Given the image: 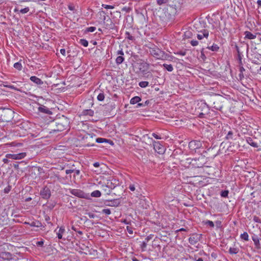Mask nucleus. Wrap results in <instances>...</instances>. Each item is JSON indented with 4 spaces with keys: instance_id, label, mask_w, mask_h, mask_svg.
<instances>
[{
    "instance_id": "ddd939ff",
    "label": "nucleus",
    "mask_w": 261,
    "mask_h": 261,
    "mask_svg": "<svg viewBox=\"0 0 261 261\" xmlns=\"http://www.w3.org/2000/svg\"><path fill=\"white\" fill-rule=\"evenodd\" d=\"M252 239L254 242V244L256 247V248H260V244L259 240L260 239L257 237V236L254 234L253 236H252Z\"/></svg>"
},
{
    "instance_id": "3c124183",
    "label": "nucleus",
    "mask_w": 261,
    "mask_h": 261,
    "mask_svg": "<svg viewBox=\"0 0 261 261\" xmlns=\"http://www.w3.org/2000/svg\"><path fill=\"white\" fill-rule=\"evenodd\" d=\"M74 171V169L66 170L65 172L66 174H70Z\"/></svg>"
},
{
    "instance_id": "a19ab883",
    "label": "nucleus",
    "mask_w": 261,
    "mask_h": 261,
    "mask_svg": "<svg viewBox=\"0 0 261 261\" xmlns=\"http://www.w3.org/2000/svg\"><path fill=\"white\" fill-rule=\"evenodd\" d=\"M102 7L107 9H112L114 8V6L112 5H108L106 4H102Z\"/></svg>"
},
{
    "instance_id": "e433bc0d",
    "label": "nucleus",
    "mask_w": 261,
    "mask_h": 261,
    "mask_svg": "<svg viewBox=\"0 0 261 261\" xmlns=\"http://www.w3.org/2000/svg\"><path fill=\"white\" fill-rule=\"evenodd\" d=\"M126 38L130 40H134V37L130 34V33L128 32L125 33Z\"/></svg>"
},
{
    "instance_id": "6e6552de",
    "label": "nucleus",
    "mask_w": 261,
    "mask_h": 261,
    "mask_svg": "<svg viewBox=\"0 0 261 261\" xmlns=\"http://www.w3.org/2000/svg\"><path fill=\"white\" fill-rule=\"evenodd\" d=\"M209 33L207 30H203L199 32L197 35V37L199 40H202L203 38H207Z\"/></svg>"
},
{
    "instance_id": "473e14b6",
    "label": "nucleus",
    "mask_w": 261,
    "mask_h": 261,
    "mask_svg": "<svg viewBox=\"0 0 261 261\" xmlns=\"http://www.w3.org/2000/svg\"><path fill=\"white\" fill-rule=\"evenodd\" d=\"M109 140L102 138H98L96 139V142L98 143H102L104 142H108Z\"/></svg>"
},
{
    "instance_id": "49530a36",
    "label": "nucleus",
    "mask_w": 261,
    "mask_h": 261,
    "mask_svg": "<svg viewBox=\"0 0 261 261\" xmlns=\"http://www.w3.org/2000/svg\"><path fill=\"white\" fill-rule=\"evenodd\" d=\"M190 43L193 46H196L198 45V42L197 40H193L190 41Z\"/></svg>"
},
{
    "instance_id": "a878e982",
    "label": "nucleus",
    "mask_w": 261,
    "mask_h": 261,
    "mask_svg": "<svg viewBox=\"0 0 261 261\" xmlns=\"http://www.w3.org/2000/svg\"><path fill=\"white\" fill-rule=\"evenodd\" d=\"M227 140H233V133L232 131H229L225 137Z\"/></svg>"
},
{
    "instance_id": "8fccbe9b",
    "label": "nucleus",
    "mask_w": 261,
    "mask_h": 261,
    "mask_svg": "<svg viewBox=\"0 0 261 261\" xmlns=\"http://www.w3.org/2000/svg\"><path fill=\"white\" fill-rule=\"evenodd\" d=\"M117 55L123 56L124 55V53L122 49L118 50L117 52Z\"/></svg>"
},
{
    "instance_id": "69168bd1",
    "label": "nucleus",
    "mask_w": 261,
    "mask_h": 261,
    "mask_svg": "<svg viewBox=\"0 0 261 261\" xmlns=\"http://www.w3.org/2000/svg\"><path fill=\"white\" fill-rule=\"evenodd\" d=\"M146 246H147V242H146L145 241L143 242V243H142V246L143 247H146Z\"/></svg>"
},
{
    "instance_id": "7ed1b4c3",
    "label": "nucleus",
    "mask_w": 261,
    "mask_h": 261,
    "mask_svg": "<svg viewBox=\"0 0 261 261\" xmlns=\"http://www.w3.org/2000/svg\"><path fill=\"white\" fill-rule=\"evenodd\" d=\"M189 147L191 150L196 151V149L202 147V143L197 140H193L189 142Z\"/></svg>"
},
{
    "instance_id": "2eb2a0df",
    "label": "nucleus",
    "mask_w": 261,
    "mask_h": 261,
    "mask_svg": "<svg viewBox=\"0 0 261 261\" xmlns=\"http://www.w3.org/2000/svg\"><path fill=\"white\" fill-rule=\"evenodd\" d=\"M30 80L37 85H42L43 84V81L36 76H32L30 77Z\"/></svg>"
},
{
    "instance_id": "7c9ffc66",
    "label": "nucleus",
    "mask_w": 261,
    "mask_h": 261,
    "mask_svg": "<svg viewBox=\"0 0 261 261\" xmlns=\"http://www.w3.org/2000/svg\"><path fill=\"white\" fill-rule=\"evenodd\" d=\"M79 43L84 46V47H87L88 45V42L87 40L84 39H82L80 40Z\"/></svg>"
},
{
    "instance_id": "052dcab7",
    "label": "nucleus",
    "mask_w": 261,
    "mask_h": 261,
    "mask_svg": "<svg viewBox=\"0 0 261 261\" xmlns=\"http://www.w3.org/2000/svg\"><path fill=\"white\" fill-rule=\"evenodd\" d=\"M93 166L95 167H98L99 166V163L98 162H95L93 164Z\"/></svg>"
},
{
    "instance_id": "e2e57ef3",
    "label": "nucleus",
    "mask_w": 261,
    "mask_h": 261,
    "mask_svg": "<svg viewBox=\"0 0 261 261\" xmlns=\"http://www.w3.org/2000/svg\"><path fill=\"white\" fill-rule=\"evenodd\" d=\"M186 231V229L185 228H181L180 229H179L177 230L176 231V232H178L179 231Z\"/></svg>"
},
{
    "instance_id": "bb28decb",
    "label": "nucleus",
    "mask_w": 261,
    "mask_h": 261,
    "mask_svg": "<svg viewBox=\"0 0 261 261\" xmlns=\"http://www.w3.org/2000/svg\"><path fill=\"white\" fill-rule=\"evenodd\" d=\"M207 48L209 49L214 51H217L219 49V47L218 46V45L213 44V45L211 46L208 47Z\"/></svg>"
},
{
    "instance_id": "39448f33",
    "label": "nucleus",
    "mask_w": 261,
    "mask_h": 261,
    "mask_svg": "<svg viewBox=\"0 0 261 261\" xmlns=\"http://www.w3.org/2000/svg\"><path fill=\"white\" fill-rule=\"evenodd\" d=\"M153 148L155 151L159 154H163L165 151V147L159 141L153 142Z\"/></svg>"
},
{
    "instance_id": "c756f323",
    "label": "nucleus",
    "mask_w": 261,
    "mask_h": 261,
    "mask_svg": "<svg viewBox=\"0 0 261 261\" xmlns=\"http://www.w3.org/2000/svg\"><path fill=\"white\" fill-rule=\"evenodd\" d=\"M203 223L205 224V225H209L211 227H212L213 228L214 227V223L213 221H210V220H206L205 221H204L203 222Z\"/></svg>"
},
{
    "instance_id": "864d4df0",
    "label": "nucleus",
    "mask_w": 261,
    "mask_h": 261,
    "mask_svg": "<svg viewBox=\"0 0 261 261\" xmlns=\"http://www.w3.org/2000/svg\"><path fill=\"white\" fill-rule=\"evenodd\" d=\"M152 136L155 139H161V138L158 135H157L156 134H155V133H153L152 134Z\"/></svg>"
},
{
    "instance_id": "aec40b11",
    "label": "nucleus",
    "mask_w": 261,
    "mask_h": 261,
    "mask_svg": "<svg viewBox=\"0 0 261 261\" xmlns=\"http://www.w3.org/2000/svg\"><path fill=\"white\" fill-rule=\"evenodd\" d=\"M141 100V98L139 96H135L131 98L130 100V103L132 105H135L138 103Z\"/></svg>"
},
{
    "instance_id": "4d7b16f0",
    "label": "nucleus",
    "mask_w": 261,
    "mask_h": 261,
    "mask_svg": "<svg viewBox=\"0 0 261 261\" xmlns=\"http://www.w3.org/2000/svg\"><path fill=\"white\" fill-rule=\"evenodd\" d=\"M60 53L63 56H65L66 50L65 49L62 48L60 49Z\"/></svg>"
},
{
    "instance_id": "5701e85b",
    "label": "nucleus",
    "mask_w": 261,
    "mask_h": 261,
    "mask_svg": "<svg viewBox=\"0 0 261 261\" xmlns=\"http://www.w3.org/2000/svg\"><path fill=\"white\" fill-rule=\"evenodd\" d=\"M91 196L93 197H100L101 196V193L98 190H95L91 193Z\"/></svg>"
},
{
    "instance_id": "f704fd0d",
    "label": "nucleus",
    "mask_w": 261,
    "mask_h": 261,
    "mask_svg": "<svg viewBox=\"0 0 261 261\" xmlns=\"http://www.w3.org/2000/svg\"><path fill=\"white\" fill-rule=\"evenodd\" d=\"M97 98L99 101H103L105 99V95L103 93H99L98 95Z\"/></svg>"
},
{
    "instance_id": "bf43d9fd",
    "label": "nucleus",
    "mask_w": 261,
    "mask_h": 261,
    "mask_svg": "<svg viewBox=\"0 0 261 261\" xmlns=\"http://www.w3.org/2000/svg\"><path fill=\"white\" fill-rule=\"evenodd\" d=\"M245 71L244 68L243 67V65H240V71L242 73Z\"/></svg>"
},
{
    "instance_id": "de8ad7c7",
    "label": "nucleus",
    "mask_w": 261,
    "mask_h": 261,
    "mask_svg": "<svg viewBox=\"0 0 261 261\" xmlns=\"http://www.w3.org/2000/svg\"><path fill=\"white\" fill-rule=\"evenodd\" d=\"M126 230H127V232H128V233H129L130 234H132L133 233V230L131 227H130L129 226H127Z\"/></svg>"
},
{
    "instance_id": "09e8293b",
    "label": "nucleus",
    "mask_w": 261,
    "mask_h": 261,
    "mask_svg": "<svg viewBox=\"0 0 261 261\" xmlns=\"http://www.w3.org/2000/svg\"><path fill=\"white\" fill-rule=\"evenodd\" d=\"M152 237H153V235H152V234H150L149 236H147V237L145 239V242H147V243L149 240H150L151 239H152Z\"/></svg>"
},
{
    "instance_id": "f257e3e1",
    "label": "nucleus",
    "mask_w": 261,
    "mask_h": 261,
    "mask_svg": "<svg viewBox=\"0 0 261 261\" xmlns=\"http://www.w3.org/2000/svg\"><path fill=\"white\" fill-rule=\"evenodd\" d=\"M137 65L138 66L139 71L143 74L144 77L148 78L152 76V74L148 71L149 68V64L148 63L140 60L138 61Z\"/></svg>"
},
{
    "instance_id": "72a5a7b5",
    "label": "nucleus",
    "mask_w": 261,
    "mask_h": 261,
    "mask_svg": "<svg viewBox=\"0 0 261 261\" xmlns=\"http://www.w3.org/2000/svg\"><path fill=\"white\" fill-rule=\"evenodd\" d=\"M56 203L55 202H47L46 205L49 210H52L55 206Z\"/></svg>"
},
{
    "instance_id": "13d9d810",
    "label": "nucleus",
    "mask_w": 261,
    "mask_h": 261,
    "mask_svg": "<svg viewBox=\"0 0 261 261\" xmlns=\"http://www.w3.org/2000/svg\"><path fill=\"white\" fill-rule=\"evenodd\" d=\"M9 158H7L6 157L4 159H3V161L5 164H8L9 162Z\"/></svg>"
},
{
    "instance_id": "6e6d98bb",
    "label": "nucleus",
    "mask_w": 261,
    "mask_h": 261,
    "mask_svg": "<svg viewBox=\"0 0 261 261\" xmlns=\"http://www.w3.org/2000/svg\"><path fill=\"white\" fill-rule=\"evenodd\" d=\"M88 215L89 217V218H94L95 217V214H94L93 213H88Z\"/></svg>"
},
{
    "instance_id": "5fc2aeb1",
    "label": "nucleus",
    "mask_w": 261,
    "mask_h": 261,
    "mask_svg": "<svg viewBox=\"0 0 261 261\" xmlns=\"http://www.w3.org/2000/svg\"><path fill=\"white\" fill-rule=\"evenodd\" d=\"M43 244H44V242L43 241H38L36 243L37 245V246H42Z\"/></svg>"
},
{
    "instance_id": "6ab92c4d",
    "label": "nucleus",
    "mask_w": 261,
    "mask_h": 261,
    "mask_svg": "<svg viewBox=\"0 0 261 261\" xmlns=\"http://www.w3.org/2000/svg\"><path fill=\"white\" fill-rule=\"evenodd\" d=\"M150 53L154 57L158 58L160 56L161 50L158 48L152 49L150 50Z\"/></svg>"
},
{
    "instance_id": "4468645a",
    "label": "nucleus",
    "mask_w": 261,
    "mask_h": 261,
    "mask_svg": "<svg viewBox=\"0 0 261 261\" xmlns=\"http://www.w3.org/2000/svg\"><path fill=\"white\" fill-rule=\"evenodd\" d=\"M128 189L132 192L136 191L139 193V185L137 183L130 184L128 186Z\"/></svg>"
},
{
    "instance_id": "c85d7f7f",
    "label": "nucleus",
    "mask_w": 261,
    "mask_h": 261,
    "mask_svg": "<svg viewBox=\"0 0 261 261\" xmlns=\"http://www.w3.org/2000/svg\"><path fill=\"white\" fill-rule=\"evenodd\" d=\"M241 238L245 241H248L249 236L246 232H244L243 233L241 234Z\"/></svg>"
},
{
    "instance_id": "680f3d73",
    "label": "nucleus",
    "mask_w": 261,
    "mask_h": 261,
    "mask_svg": "<svg viewBox=\"0 0 261 261\" xmlns=\"http://www.w3.org/2000/svg\"><path fill=\"white\" fill-rule=\"evenodd\" d=\"M75 174L76 175H79L80 174V171L79 170H74Z\"/></svg>"
},
{
    "instance_id": "412c9836",
    "label": "nucleus",
    "mask_w": 261,
    "mask_h": 261,
    "mask_svg": "<svg viewBox=\"0 0 261 261\" xmlns=\"http://www.w3.org/2000/svg\"><path fill=\"white\" fill-rule=\"evenodd\" d=\"M239 251L238 247H230L229 249V253L231 254H236Z\"/></svg>"
},
{
    "instance_id": "393cba45",
    "label": "nucleus",
    "mask_w": 261,
    "mask_h": 261,
    "mask_svg": "<svg viewBox=\"0 0 261 261\" xmlns=\"http://www.w3.org/2000/svg\"><path fill=\"white\" fill-rule=\"evenodd\" d=\"M124 60V58L122 56H119L116 59V63L117 64L119 65L121 64Z\"/></svg>"
},
{
    "instance_id": "9d476101",
    "label": "nucleus",
    "mask_w": 261,
    "mask_h": 261,
    "mask_svg": "<svg viewBox=\"0 0 261 261\" xmlns=\"http://www.w3.org/2000/svg\"><path fill=\"white\" fill-rule=\"evenodd\" d=\"M0 257L3 259L9 260L12 259V255L8 252H1Z\"/></svg>"
},
{
    "instance_id": "c9c22d12",
    "label": "nucleus",
    "mask_w": 261,
    "mask_h": 261,
    "mask_svg": "<svg viewBox=\"0 0 261 261\" xmlns=\"http://www.w3.org/2000/svg\"><path fill=\"white\" fill-rule=\"evenodd\" d=\"M96 30V28L95 27H88L86 29V32H93Z\"/></svg>"
},
{
    "instance_id": "37998d69",
    "label": "nucleus",
    "mask_w": 261,
    "mask_h": 261,
    "mask_svg": "<svg viewBox=\"0 0 261 261\" xmlns=\"http://www.w3.org/2000/svg\"><path fill=\"white\" fill-rule=\"evenodd\" d=\"M168 0H157L156 3L159 5H162L164 4H166L168 3Z\"/></svg>"
},
{
    "instance_id": "0eeeda50",
    "label": "nucleus",
    "mask_w": 261,
    "mask_h": 261,
    "mask_svg": "<svg viewBox=\"0 0 261 261\" xmlns=\"http://www.w3.org/2000/svg\"><path fill=\"white\" fill-rule=\"evenodd\" d=\"M40 195L43 199H49L51 196V193L49 189L47 187H45L42 189L40 191Z\"/></svg>"
},
{
    "instance_id": "f03ea898",
    "label": "nucleus",
    "mask_w": 261,
    "mask_h": 261,
    "mask_svg": "<svg viewBox=\"0 0 261 261\" xmlns=\"http://www.w3.org/2000/svg\"><path fill=\"white\" fill-rule=\"evenodd\" d=\"M119 182L118 180L112 178L111 179L107 180V183L105 186V187L108 188L110 189H114L115 187H116Z\"/></svg>"
},
{
    "instance_id": "20e7f679",
    "label": "nucleus",
    "mask_w": 261,
    "mask_h": 261,
    "mask_svg": "<svg viewBox=\"0 0 261 261\" xmlns=\"http://www.w3.org/2000/svg\"><path fill=\"white\" fill-rule=\"evenodd\" d=\"M27 154L25 152H21L18 154H7L6 155V157L7 158H10L12 160H21L25 157Z\"/></svg>"
},
{
    "instance_id": "a18cd8bd",
    "label": "nucleus",
    "mask_w": 261,
    "mask_h": 261,
    "mask_svg": "<svg viewBox=\"0 0 261 261\" xmlns=\"http://www.w3.org/2000/svg\"><path fill=\"white\" fill-rule=\"evenodd\" d=\"M238 59H239V65H243L242 61V57H241V54H240L238 49Z\"/></svg>"
},
{
    "instance_id": "f8f14e48",
    "label": "nucleus",
    "mask_w": 261,
    "mask_h": 261,
    "mask_svg": "<svg viewBox=\"0 0 261 261\" xmlns=\"http://www.w3.org/2000/svg\"><path fill=\"white\" fill-rule=\"evenodd\" d=\"M246 141L248 144H249L251 146L257 148L258 147V144L256 142H255L253 139L251 137H246L245 138Z\"/></svg>"
},
{
    "instance_id": "79ce46f5",
    "label": "nucleus",
    "mask_w": 261,
    "mask_h": 261,
    "mask_svg": "<svg viewBox=\"0 0 261 261\" xmlns=\"http://www.w3.org/2000/svg\"><path fill=\"white\" fill-rule=\"evenodd\" d=\"M29 10H30V9L29 7H25L24 9H21L19 11L22 14H25V13H28L29 11Z\"/></svg>"
},
{
    "instance_id": "423d86ee",
    "label": "nucleus",
    "mask_w": 261,
    "mask_h": 261,
    "mask_svg": "<svg viewBox=\"0 0 261 261\" xmlns=\"http://www.w3.org/2000/svg\"><path fill=\"white\" fill-rule=\"evenodd\" d=\"M70 193L72 195L80 198H86L87 197V195L86 193L79 189H71L70 190Z\"/></svg>"
},
{
    "instance_id": "2f4dec72",
    "label": "nucleus",
    "mask_w": 261,
    "mask_h": 261,
    "mask_svg": "<svg viewBox=\"0 0 261 261\" xmlns=\"http://www.w3.org/2000/svg\"><path fill=\"white\" fill-rule=\"evenodd\" d=\"M14 67L18 70H21L22 69V65L20 62H16L14 64Z\"/></svg>"
},
{
    "instance_id": "58836bf2",
    "label": "nucleus",
    "mask_w": 261,
    "mask_h": 261,
    "mask_svg": "<svg viewBox=\"0 0 261 261\" xmlns=\"http://www.w3.org/2000/svg\"><path fill=\"white\" fill-rule=\"evenodd\" d=\"M102 213L107 215H109L111 214V212L109 208H105L102 210Z\"/></svg>"
},
{
    "instance_id": "4c0bfd02",
    "label": "nucleus",
    "mask_w": 261,
    "mask_h": 261,
    "mask_svg": "<svg viewBox=\"0 0 261 261\" xmlns=\"http://www.w3.org/2000/svg\"><path fill=\"white\" fill-rule=\"evenodd\" d=\"M68 8L69 10L71 11H73V13H76V10L75 9V7L73 4H69L68 6Z\"/></svg>"
},
{
    "instance_id": "dca6fc26",
    "label": "nucleus",
    "mask_w": 261,
    "mask_h": 261,
    "mask_svg": "<svg viewBox=\"0 0 261 261\" xmlns=\"http://www.w3.org/2000/svg\"><path fill=\"white\" fill-rule=\"evenodd\" d=\"M65 229L64 227H60L58 231L57 232V235L59 239L63 238V234L65 233Z\"/></svg>"
},
{
    "instance_id": "c03bdc74",
    "label": "nucleus",
    "mask_w": 261,
    "mask_h": 261,
    "mask_svg": "<svg viewBox=\"0 0 261 261\" xmlns=\"http://www.w3.org/2000/svg\"><path fill=\"white\" fill-rule=\"evenodd\" d=\"M253 220L254 222H255L256 223H261V220L259 219V217H258L256 216H254L253 217Z\"/></svg>"
},
{
    "instance_id": "603ef678",
    "label": "nucleus",
    "mask_w": 261,
    "mask_h": 261,
    "mask_svg": "<svg viewBox=\"0 0 261 261\" xmlns=\"http://www.w3.org/2000/svg\"><path fill=\"white\" fill-rule=\"evenodd\" d=\"M175 54L179 55L181 56H184L186 55V52L183 51H178L177 53H175Z\"/></svg>"
},
{
    "instance_id": "cd10ccee",
    "label": "nucleus",
    "mask_w": 261,
    "mask_h": 261,
    "mask_svg": "<svg viewBox=\"0 0 261 261\" xmlns=\"http://www.w3.org/2000/svg\"><path fill=\"white\" fill-rule=\"evenodd\" d=\"M139 85L141 88H146L149 85V83L146 81H142L139 83Z\"/></svg>"
},
{
    "instance_id": "9b49d317",
    "label": "nucleus",
    "mask_w": 261,
    "mask_h": 261,
    "mask_svg": "<svg viewBox=\"0 0 261 261\" xmlns=\"http://www.w3.org/2000/svg\"><path fill=\"white\" fill-rule=\"evenodd\" d=\"M38 111L47 114H51L52 113L46 107L41 105L38 108Z\"/></svg>"
},
{
    "instance_id": "338daca9",
    "label": "nucleus",
    "mask_w": 261,
    "mask_h": 261,
    "mask_svg": "<svg viewBox=\"0 0 261 261\" xmlns=\"http://www.w3.org/2000/svg\"><path fill=\"white\" fill-rule=\"evenodd\" d=\"M258 5L261 7V0H258L257 2Z\"/></svg>"
},
{
    "instance_id": "1a4fd4ad",
    "label": "nucleus",
    "mask_w": 261,
    "mask_h": 261,
    "mask_svg": "<svg viewBox=\"0 0 261 261\" xmlns=\"http://www.w3.org/2000/svg\"><path fill=\"white\" fill-rule=\"evenodd\" d=\"M200 236L198 234H193L190 237L189 241L191 245L196 244L200 240Z\"/></svg>"
},
{
    "instance_id": "ea45409f",
    "label": "nucleus",
    "mask_w": 261,
    "mask_h": 261,
    "mask_svg": "<svg viewBox=\"0 0 261 261\" xmlns=\"http://www.w3.org/2000/svg\"><path fill=\"white\" fill-rule=\"evenodd\" d=\"M228 191L227 190L223 191L221 193V196L223 197H228Z\"/></svg>"
},
{
    "instance_id": "774afa93",
    "label": "nucleus",
    "mask_w": 261,
    "mask_h": 261,
    "mask_svg": "<svg viewBox=\"0 0 261 261\" xmlns=\"http://www.w3.org/2000/svg\"><path fill=\"white\" fill-rule=\"evenodd\" d=\"M196 261H203V260L202 258H199Z\"/></svg>"
},
{
    "instance_id": "a211bd4d",
    "label": "nucleus",
    "mask_w": 261,
    "mask_h": 261,
    "mask_svg": "<svg viewBox=\"0 0 261 261\" xmlns=\"http://www.w3.org/2000/svg\"><path fill=\"white\" fill-rule=\"evenodd\" d=\"M245 38H247L248 39H255L256 37V34H253L251 32L249 31H246L245 32Z\"/></svg>"
},
{
    "instance_id": "4be33fe9",
    "label": "nucleus",
    "mask_w": 261,
    "mask_h": 261,
    "mask_svg": "<svg viewBox=\"0 0 261 261\" xmlns=\"http://www.w3.org/2000/svg\"><path fill=\"white\" fill-rule=\"evenodd\" d=\"M94 111L91 109L85 110L83 111L84 115H88L90 116H93L94 115Z\"/></svg>"
},
{
    "instance_id": "b1692460",
    "label": "nucleus",
    "mask_w": 261,
    "mask_h": 261,
    "mask_svg": "<svg viewBox=\"0 0 261 261\" xmlns=\"http://www.w3.org/2000/svg\"><path fill=\"white\" fill-rule=\"evenodd\" d=\"M163 67L168 71L171 72L173 70V66L171 64H164Z\"/></svg>"
},
{
    "instance_id": "f3484780",
    "label": "nucleus",
    "mask_w": 261,
    "mask_h": 261,
    "mask_svg": "<svg viewBox=\"0 0 261 261\" xmlns=\"http://www.w3.org/2000/svg\"><path fill=\"white\" fill-rule=\"evenodd\" d=\"M24 224H27V225H29L30 226H32V227H39L41 226V223H40L39 221H32L31 223L24 222Z\"/></svg>"
},
{
    "instance_id": "0e129e2a",
    "label": "nucleus",
    "mask_w": 261,
    "mask_h": 261,
    "mask_svg": "<svg viewBox=\"0 0 261 261\" xmlns=\"http://www.w3.org/2000/svg\"><path fill=\"white\" fill-rule=\"evenodd\" d=\"M123 223L126 224H129L130 223L129 222H128L127 220L124 219L122 221Z\"/></svg>"
}]
</instances>
